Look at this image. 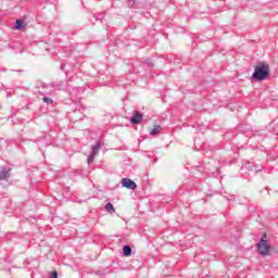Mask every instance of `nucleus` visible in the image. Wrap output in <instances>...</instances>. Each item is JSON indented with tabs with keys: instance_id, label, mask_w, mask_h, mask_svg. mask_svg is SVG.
Masks as SVG:
<instances>
[{
	"instance_id": "2eb2a0df",
	"label": "nucleus",
	"mask_w": 278,
	"mask_h": 278,
	"mask_svg": "<svg viewBox=\"0 0 278 278\" xmlns=\"http://www.w3.org/2000/svg\"><path fill=\"white\" fill-rule=\"evenodd\" d=\"M264 238H266V235H264Z\"/></svg>"
},
{
	"instance_id": "39448f33",
	"label": "nucleus",
	"mask_w": 278,
	"mask_h": 278,
	"mask_svg": "<svg viewBox=\"0 0 278 278\" xmlns=\"http://www.w3.org/2000/svg\"><path fill=\"white\" fill-rule=\"evenodd\" d=\"M10 170L11 169L5 166L0 167V181H5V179H10Z\"/></svg>"
},
{
	"instance_id": "f257e3e1",
	"label": "nucleus",
	"mask_w": 278,
	"mask_h": 278,
	"mask_svg": "<svg viewBox=\"0 0 278 278\" xmlns=\"http://www.w3.org/2000/svg\"><path fill=\"white\" fill-rule=\"evenodd\" d=\"M270 77V66L264 62H258L254 67L252 79L254 81H266Z\"/></svg>"
},
{
	"instance_id": "0eeeda50",
	"label": "nucleus",
	"mask_w": 278,
	"mask_h": 278,
	"mask_svg": "<svg viewBox=\"0 0 278 278\" xmlns=\"http://www.w3.org/2000/svg\"><path fill=\"white\" fill-rule=\"evenodd\" d=\"M105 211L109 212V214H114V212H116V208H114V205L112 204V202H109L105 205Z\"/></svg>"
},
{
	"instance_id": "9b49d317",
	"label": "nucleus",
	"mask_w": 278,
	"mask_h": 278,
	"mask_svg": "<svg viewBox=\"0 0 278 278\" xmlns=\"http://www.w3.org/2000/svg\"><path fill=\"white\" fill-rule=\"evenodd\" d=\"M94 157H96L94 154L89 155L87 159L88 164L94 162Z\"/></svg>"
},
{
	"instance_id": "f03ea898",
	"label": "nucleus",
	"mask_w": 278,
	"mask_h": 278,
	"mask_svg": "<svg viewBox=\"0 0 278 278\" xmlns=\"http://www.w3.org/2000/svg\"><path fill=\"white\" fill-rule=\"evenodd\" d=\"M257 252L260 255L266 256L270 253V245L268 244V240L262 238L260 242L256 244Z\"/></svg>"
},
{
	"instance_id": "20e7f679",
	"label": "nucleus",
	"mask_w": 278,
	"mask_h": 278,
	"mask_svg": "<svg viewBox=\"0 0 278 278\" xmlns=\"http://www.w3.org/2000/svg\"><path fill=\"white\" fill-rule=\"evenodd\" d=\"M130 123L131 125H140L142 123V113H140V111H134Z\"/></svg>"
},
{
	"instance_id": "7ed1b4c3",
	"label": "nucleus",
	"mask_w": 278,
	"mask_h": 278,
	"mask_svg": "<svg viewBox=\"0 0 278 278\" xmlns=\"http://www.w3.org/2000/svg\"><path fill=\"white\" fill-rule=\"evenodd\" d=\"M122 186L128 190H136V188H138V185H136V182L129 178H123Z\"/></svg>"
},
{
	"instance_id": "ddd939ff",
	"label": "nucleus",
	"mask_w": 278,
	"mask_h": 278,
	"mask_svg": "<svg viewBox=\"0 0 278 278\" xmlns=\"http://www.w3.org/2000/svg\"><path fill=\"white\" fill-rule=\"evenodd\" d=\"M51 278H58V271H52Z\"/></svg>"
},
{
	"instance_id": "4468645a",
	"label": "nucleus",
	"mask_w": 278,
	"mask_h": 278,
	"mask_svg": "<svg viewBox=\"0 0 278 278\" xmlns=\"http://www.w3.org/2000/svg\"><path fill=\"white\" fill-rule=\"evenodd\" d=\"M151 66H153V63H149Z\"/></svg>"
},
{
	"instance_id": "9d476101",
	"label": "nucleus",
	"mask_w": 278,
	"mask_h": 278,
	"mask_svg": "<svg viewBox=\"0 0 278 278\" xmlns=\"http://www.w3.org/2000/svg\"><path fill=\"white\" fill-rule=\"evenodd\" d=\"M14 29H23V20H16Z\"/></svg>"
},
{
	"instance_id": "6e6552de",
	"label": "nucleus",
	"mask_w": 278,
	"mask_h": 278,
	"mask_svg": "<svg viewBox=\"0 0 278 278\" xmlns=\"http://www.w3.org/2000/svg\"><path fill=\"white\" fill-rule=\"evenodd\" d=\"M160 131H162V127L156 126V127H154V128L150 131V136H157V134H160Z\"/></svg>"
},
{
	"instance_id": "1a4fd4ad",
	"label": "nucleus",
	"mask_w": 278,
	"mask_h": 278,
	"mask_svg": "<svg viewBox=\"0 0 278 278\" xmlns=\"http://www.w3.org/2000/svg\"><path fill=\"white\" fill-rule=\"evenodd\" d=\"M123 251H124V255H125L126 257H129V255H131V247L125 245L124 249H123Z\"/></svg>"
},
{
	"instance_id": "f8f14e48",
	"label": "nucleus",
	"mask_w": 278,
	"mask_h": 278,
	"mask_svg": "<svg viewBox=\"0 0 278 278\" xmlns=\"http://www.w3.org/2000/svg\"><path fill=\"white\" fill-rule=\"evenodd\" d=\"M42 101L43 103H48V104L53 103V100L51 98H43Z\"/></svg>"
},
{
	"instance_id": "423d86ee",
	"label": "nucleus",
	"mask_w": 278,
	"mask_h": 278,
	"mask_svg": "<svg viewBox=\"0 0 278 278\" xmlns=\"http://www.w3.org/2000/svg\"><path fill=\"white\" fill-rule=\"evenodd\" d=\"M99 151H101V142H98L96 146L92 147L91 155H99Z\"/></svg>"
}]
</instances>
